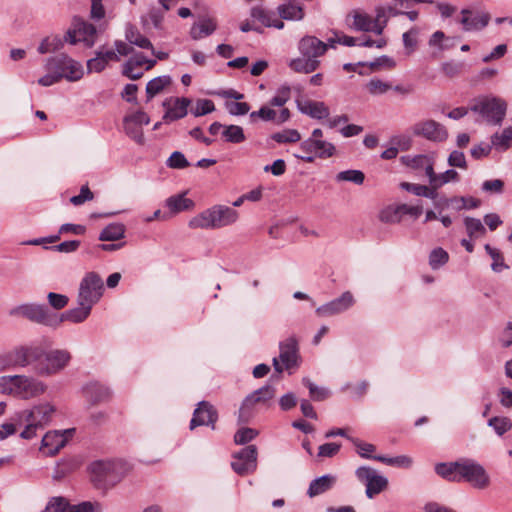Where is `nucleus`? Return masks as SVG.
Wrapping results in <instances>:
<instances>
[{"mask_svg": "<svg viewBox=\"0 0 512 512\" xmlns=\"http://www.w3.org/2000/svg\"><path fill=\"white\" fill-rule=\"evenodd\" d=\"M46 385L26 375L0 376V393L12 395L21 399H31L43 394Z\"/></svg>", "mask_w": 512, "mask_h": 512, "instance_id": "obj_1", "label": "nucleus"}, {"mask_svg": "<svg viewBox=\"0 0 512 512\" xmlns=\"http://www.w3.org/2000/svg\"><path fill=\"white\" fill-rule=\"evenodd\" d=\"M55 412V408L50 403H42L31 409L23 410L15 414L13 420L18 426H25L20 436L23 439H32L36 435V430L47 425Z\"/></svg>", "mask_w": 512, "mask_h": 512, "instance_id": "obj_2", "label": "nucleus"}, {"mask_svg": "<svg viewBox=\"0 0 512 512\" xmlns=\"http://www.w3.org/2000/svg\"><path fill=\"white\" fill-rule=\"evenodd\" d=\"M239 218L238 212L228 206L215 205L189 220L192 229H219L234 224Z\"/></svg>", "mask_w": 512, "mask_h": 512, "instance_id": "obj_3", "label": "nucleus"}, {"mask_svg": "<svg viewBox=\"0 0 512 512\" xmlns=\"http://www.w3.org/2000/svg\"><path fill=\"white\" fill-rule=\"evenodd\" d=\"M44 354V349L38 345H18L10 350L0 352V373L10 369L25 368L38 361Z\"/></svg>", "mask_w": 512, "mask_h": 512, "instance_id": "obj_4", "label": "nucleus"}, {"mask_svg": "<svg viewBox=\"0 0 512 512\" xmlns=\"http://www.w3.org/2000/svg\"><path fill=\"white\" fill-rule=\"evenodd\" d=\"M323 131L316 128L310 137L301 142L299 152L294 156L307 163H312L316 158L327 159L334 156L336 147L333 143L323 139Z\"/></svg>", "mask_w": 512, "mask_h": 512, "instance_id": "obj_5", "label": "nucleus"}, {"mask_svg": "<svg viewBox=\"0 0 512 512\" xmlns=\"http://www.w3.org/2000/svg\"><path fill=\"white\" fill-rule=\"evenodd\" d=\"M10 317L24 318L31 322L57 328L63 322V318L51 313L43 304L23 303L12 307L8 312Z\"/></svg>", "mask_w": 512, "mask_h": 512, "instance_id": "obj_6", "label": "nucleus"}, {"mask_svg": "<svg viewBox=\"0 0 512 512\" xmlns=\"http://www.w3.org/2000/svg\"><path fill=\"white\" fill-rule=\"evenodd\" d=\"M471 110L488 124L500 125L506 115L507 103L499 97L482 96L474 100Z\"/></svg>", "mask_w": 512, "mask_h": 512, "instance_id": "obj_7", "label": "nucleus"}, {"mask_svg": "<svg viewBox=\"0 0 512 512\" xmlns=\"http://www.w3.org/2000/svg\"><path fill=\"white\" fill-rule=\"evenodd\" d=\"M44 68L46 71H53L59 75L60 80L66 79L69 82L79 81L84 75L82 64L67 54H58L47 58Z\"/></svg>", "mask_w": 512, "mask_h": 512, "instance_id": "obj_8", "label": "nucleus"}, {"mask_svg": "<svg viewBox=\"0 0 512 512\" xmlns=\"http://www.w3.org/2000/svg\"><path fill=\"white\" fill-rule=\"evenodd\" d=\"M71 353L65 349L44 351L42 357L34 362L35 371L41 376H52L65 369L71 361Z\"/></svg>", "mask_w": 512, "mask_h": 512, "instance_id": "obj_9", "label": "nucleus"}, {"mask_svg": "<svg viewBox=\"0 0 512 512\" xmlns=\"http://www.w3.org/2000/svg\"><path fill=\"white\" fill-rule=\"evenodd\" d=\"M275 393L273 386L265 385L249 394L241 404L238 421L240 423L249 422L257 412L258 407L267 404L274 398Z\"/></svg>", "mask_w": 512, "mask_h": 512, "instance_id": "obj_10", "label": "nucleus"}, {"mask_svg": "<svg viewBox=\"0 0 512 512\" xmlns=\"http://www.w3.org/2000/svg\"><path fill=\"white\" fill-rule=\"evenodd\" d=\"M96 37L97 31L93 24L79 17H74L71 26L64 35V40L71 45L81 42L87 47H92L96 42Z\"/></svg>", "mask_w": 512, "mask_h": 512, "instance_id": "obj_11", "label": "nucleus"}, {"mask_svg": "<svg viewBox=\"0 0 512 512\" xmlns=\"http://www.w3.org/2000/svg\"><path fill=\"white\" fill-rule=\"evenodd\" d=\"M279 358L273 359L274 369L281 373L299 366V348L296 338L289 337L279 345Z\"/></svg>", "mask_w": 512, "mask_h": 512, "instance_id": "obj_12", "label": "nucleus"}, {"mask_svg": "<svg viewBox=\"0 0 512 512\" xmlns=\"http://www.w3.org/2000/svg\"><path fill=\"white\" fill-rule=\"evenodd\" d=\"M355 475L357 479L366 487V496L373 499L388 487V479L377 473L376 470L369 466H361L356 469Z\"/></svg>", "mask_w": 512, "mask_h": 512, "instance_id": "obj_13", "label": "nucleus"}, {"mask_svg": "<svg viewBox=\"0 0 512 512\" xmlns=\"http://www.w3.org/2000/svg\"><path fill=\"white\" fill-rule=\"evenodd\" d=\"M103 291L102 278L95 272H89L80 282L77 301L94 305L100 300Z\"/></svg>", "mask_w": 512, "mask_h": 512, "instance_id": "obj_14", "label": "nucleus"}, {"mask_svg": "<svg viewBox=\"0 0 512 512\" xmlns=\"http://www.w3.org/2000/svg\"><path fill=\"white\" fill-rule=\"evenodd\" d=\"M459 470V482L465 480L477 489H485L490 485V477L486 470L475 461H460Z\"/></svg>", "mask_w": 512, "mask_h": 512, "instance_id": "obj_15", "label": "nucleus"}, {"mask_svg": "<svg viewBox=\"0 0 512 512\" xmlns=\"http://www.w3.org/2000/svg\"><path fill=\"white\" fill-rule=\"evenodd\" d=\"M411 134L431 142H443L448 138V131L444 125L432 120L423 119L410 127Z\"/></svg>", "mask_w": 512, "mask_h": 512, "instance_id": "obj_16", "label": "nucleus"}, {"mask_svg": "<svg viewBox=\"0 0 512 512\" xmlns=\"http://www.w3.org/2000/svg\"><path fill=\"white\" fill-rule=\"evenodd\" d=\"M73 434L74 429L49 431L42 438L40 450L47 456H53L66 445Z\"/></svg>", "mask_w": 512, "mask_h": 512, "instance_id": "obj_17", "label": "nucleus"}, {"mask_svg": "<svg viewBox=\"0 0 512 512\" xmlns=\"http://www.w3.org/2000/svg\"><path fill=\"white\" fill-rule=\"evenodd\" d=\"M233 470L239 475H246L257 467V448L249 445L234 455L231 463Z\"/></svg>", "mask_w": 512, "mask_h": 512, "instance_id": "obj_18", "label": "nucleus"}, {"mask_svg": "<svg viewBox=\"0 0 512 512\" xmlns=\"http://www.w3.org/2000/svg\"><path fill=\"white\" fill-rule=\"evenodd\" d=\"M150 122L149 116L143 111H137L128 114L124 118V129L126 134L135 140L137 143L142 144L144 135L142 126Z\"/></svg>", "mask_w": 512, "mask_h": 512, "instance_id": "obj_19", "label": "nucleus"}, {"mask_svg": "<svg viewBox=\"0 0 512 512\" xmlns=\"http://www.w3.org/2000/svg\"><path fill=\"white\" fill-rule=\"evenodd\" d=\"M355 303V299L351 292L346 291L340 297L318 307L316 314L321 317H330L341 314L351 308Z\"/></svg>", "mask_w": 512, "mask_h": 512, "instance_id": "obj_20", "label": "nucleus"}, {"mask_svg": "<svg viewBox=\"0 0 512 512\" xmlns=\"http://www.w3.org/2000/svg\"><path fill=\"white\" fill-rule=\"evenodd\" d=\"M190 103L191 101L188 98L184 97L167 98L163 102V107L165 108L163 120L168 123L184 118L187 115V108L190 105Z\"/></svg>", "mask_w": 512, "mask_h": 512, "instance_id": "obj_21", "label": "nucleus"}, {"mask_svg": "<svg viewBox=\"0 0 512 512\" xmlns=\"http://www.w3.org/2000/svg\"><path fill=\"white\" fill-rule=\"evenodd\" d=\"M217 417V411L215 408L208 402L202 401L198 404V407L193 413V417L190 422V429L193 430L195 427L201 425H211L214 429Z\"/></svg>", "mask_w": 512, "mask_h": 512, "instance_id": "obj_22", "label": "nucleus"}, {"mask_svg": "<svg viewBox=\"0 0 512 512\" xmlns=\"http://www.w3.org/2000/svg\"><path fill=\"white\" fill-rule=\"evenodd\" d=\"M347 23L350 28L362 32H374L381 35V26L374 25L373 18L367 13L354 10L347 16Z\"/></svg>", "mask_w": 512, "mask_h": 512, "instance_id": "obj_23", "label": "nucleus"}, {"mask_svg": "<svg viewBox=\"0 0 512 512\" xmlns=\"http://www.w3.org/2000/svg\"><path fill=\"white\" fill-rule=\"evenodd\" d=\"M328 46V43H324L314 36H305L299 41L298 49L303 57L317 59L325 54Z\"/></svg>", "mask_w": 512, "mask_h": 512, "instance_id": "obj_24", "label": "nucleus"}, {"mask_svg": "<svg viewBox=\"0 0 512 512\" xmlns=\"http://www.w3.org/2000/svg\"><path fill=\"white\" fill-rule=\"evenodd\" d=\"M115 469V463L109 460L95 461L90 465L92 479L97 484L113 481Z\"/></svg>", "mask_w": 512, "mask_h": 512, "instance_id": "obj_25", "label": "nucleus"}, {"mask_svg": "<svg viewBox=\"0 0 512 512\" xmlns=\"http://www.w3.org/2000/svg\"><path fill=\"white\" fill-rule=\"evenodd\" d=\"M402 163L416 171L423 170L425 175L429 178L434 170L435 158L432 154H419L415 156H403Z\"/></svg>", "mask_w": 512, "mask_h": 512, "instance_id": "obj_26", "label": "nucleus"}, {"mask_svg": "<svg viewBox=\"0 0 512 512\" xmlns=\"http://www.w3.org/2000/svg\"><path fill=\"white\" fill-rule=\"evenodd\" d=\"M297 108L301 113L317 120L327 118L330 114L328 106L322 101L298 100Z\"/></svg>", "mask_w": 512, "mask_h": 512, "instance_id": "obj_27", "label": "nucleus"}, {"mask_svg": "<svg viewBox=\"0 0 512 512\" xmlns=\"http://www.w3.org/2000/svg\"><path fill=\"white\" fill-rule=\"evenodd\" d=\"M216 29L217 22L214 18L203 17L192 25L190 29V36L194 40H199L210 36Z\"/></svg>", "mask_w": 512, "mask_h": 512, "instance_id": "obj_28", "label": "nucleus"}, {"mask_svg": "<svg viewBox=\"0 0 512 512\" xmlns=\"http://www.w3.org/2000/svg\"><path fill=\"white\" fill-rule=\"evenodd\" d=\"M461 24L465 31L480 30L489 22V16L486 14H472L471 11L463 9L461 11Z\"/></svg>", "mask_w": 512, "mask_h": 512, "instance_id": "obj_29", "label": "nucleus"}, {"mask_svg": "<svg viewBox=\"0 0 512 512\" xmlns=\"http://www.w3.org/2000/svg\"><path fill=\"white\" fill-rule=\"evenodd\" d=\"M251 17L261 22L266 27H274L277 29H283L284 22L278 19L274 12L267 11L262 7H254L251 10Z\"/></svg>", "mask_w": 512, "mask_h": 512, "instance_id": "obj_30", "label": "nucleus"}, {"mask_svg": "<svg viewBox=\"0 0 512 512\" xmlns=\"http://www.w3.org/2000/svg\"><path fill=\"white\" fill-rule=\"evenodd\" d=\"M460 179L459 173L453 169L446 170L443 173L437 174L433 170L429 177V184L435 192L442 186L450 182H458Z\"/></svg>", "mask_w": 512, "mask_h": 512, "instance_id": "obj_31", "label": "nucleus"}, {"mask_svg": "<svg viewBox=\"0 0 512 512\" xmlns=\"http://www.w3.org/2000/svg\"><path fill=\"white\" fill-rule=\"evenodd\" d=\"M281 19L300 21L304 18V11L301 5L295 2H288L277 7Z\"/></svg>", "mask_w": 512, "mask_h": 512, "instance_id": "obj_32", "label": "nucleus"}, {"mask_svg": "<svg viewBox=\"0 0 512 512\" xmlns=\"http://www.w3.org/2000/svg\"><path fill=\"white\" fill-rule=\"evenodd\" d=\"M336 479L331 475H324L314 479L308 488L307 494L310 497L318 496L332 488Z\"/></svg>", "mask_w": 512, "mask_h": 512, "instance_id": "obj_33", "label": "nucleus"}, {"mask_svg": "<svg viewBox=\"0 0 512 512\" xmlns=\"http://www.w3.org/2000/svg\"><path fill=\"white\" fill-rule=\"evenodd\" d=\"M78 305L79 307L71 309L58 317L63 318V321L68 320L73 323L83 322L90 315L93 305L82 303V301H78Z\"/></svg>", "mask_w": 512, "mask_h": 512, "instance_id": "obj_34", "label": "nucleus"}, {"mask_svg": "<svg viewBox=\"0 0 512 512\" xmlns=\"http://www.w3.org/2000/svg\"><path fill=\"white\" fill-rule=\"evenodd\" d=\"M172 78L169 75L158 76L150 80L146 85L147 101H150L166 87L170 86Z\"/></svg>", "mask_w": 512, "mask_h": 512, "instance_id": "obj_35", "label": "nucleus"}, {"mask_svg": "<svg viewBox=\"0 0 512 512\" xmlns=\"http://www.w3.org/2000/svg\"><path fill=\"white\" fill-rule=\"evenodd\" d=\"M320 65V61L312 58H294L289 61L288 66L297 73H311Z\"/></svg>", "mask_w": 512, "mask_h": 512, "instance_id": "obj_36", "label": "nucleus"}, {"mask_svg": "<svg viewBox=\"0 0 512 512\" xmlns=\"http://www.w3.org/2000/svg\"><path fill=\"white\" fill-rule=\"evenodd\" d=\"M166 206L173 213L190 210L194 207V202L186 198L184 194L173 195L166 200Z\"/></svg>", "mask_w": 512, "mask_h": 512, "instance_id": "obj_37", "label": "nucleus"}, {"mask_svg": "<svg viewBox=\"0 0 512 512\" xmlns=\"http://www.w3.org/2000/svg\"><path fill=\"white\" fill-rule=\"evenodd\" d=\"M460 461L452 463H439L435 466L436 473L442 478L459 482Z\"/></svg>", "mask_w": 512, "mask_h": 512, "instance_id": "obj_38", "label": "nucleus"}, {"mask_svg": "<svg viewBox=\"0 0 512 512\" xmlns=\"http://www.w3.org/2000/svg\"><path fill=\"white\" fill-rule=\"evenodd\" d=\"M64 43L66 41L64 40V37L61 38L59 35H51L44 38L41 43L38 46V52L40 54H47L59 51L63 48Z\"/></svg>", "mask_w": 512, "mask_h": 512, "instance_id": "obj_39", "label": "nucleus"}, {"mask_svg": "<svg viewBox=\"0 0 512 512\" xmlns=\"http://www.w3.org/2000/svg\"><path fill=\"white\" fill-rule=\"evenodd\" d=\"M86 398L91 401L92 403H99L101 401L106 400L110 392L108 388L98 384L93 383L85 387L84 390Z\"/></svg>", "mask_w": 512, "mask_h": 512, "instance_id": "obj_40", "label": "nucleus"}, {"mask_svg": "<svg viewBox=\"0 0 512 512\" xmlns=\"http://www.w3.org/2000/svg\"><path fill=\"white\" fill-rule=\"evenodd\" d=\"M146 57H144L142 54H137L133 57H131L123 66V75L126 77L137 80L143 76V71H137V73H133L131 68L133 66L141 67L145 65Z\"/></svg>", "mask_w": 512, "mask_h": 512, "instance_id": "obj_41", "label": "nucleus"}, {"mask_svg": "<svg viewBox=\"0 0 512 512\" xmlns=\"http://www.w3.org/2000/svg\"><path fill=\"white\" fill-rule=\"evenodd\" d=\"M125 227L120 223H112L106 226L99 235L100 241H117L124 237Z\"/></svg>", "mask_w": 512, "mask_h": 512, "instance_id": "obj_42", "label": "nucleus"}, {"mask_svg": "<svg viewBox=\"0 0 512 512\" xmlns=\"http://www.w3.org/2000/svg\"><path fill=\"white\" fill-rule=\"evenodd\" d=\"M400 187L408 192L413 193L416 196H422L430 199H435L437 197V192H435L430 185L425 186L409 182H402Z\"/></svg>", "mask_w": 512, "mask_h": 512, "instance_id": "obj_43", "label": "nucleus"}, {"mask_svg": "<svg viewBox=\"0 0 512 512\" xmlns=\"http://www.w3.org/2000/svg\"><path fill=\"white\" fill-rule=\"evenodd\" d=\"M222 137L232 144H239L246 140L243 128L238 125H225Z\"/></svg>", "mask_w": 512, "mask_h": 512, "instance_id": "obj_44", "label": "nucleus"}, {"mask_svg": "<svg viewBox=\"0 0 512 512\" xmlns=\"http://www.w3.org/2000/svg\"><path fill=\"white\" fill-rule=\"evenodd\" d=\"M126 40L143 49H152V43L148 38L143 36L136 28L130 26L126 29Z\"/></svg>", "mask_w": 512, "mask_h": 512, "instance_id": "obj_45", "label": "nucleus"}, {"mask_svg": "<svg viewBox=\"0 0 512 512\" xmlns=\"http://www.w3.org/2000/svg\"><path fill=\"white\" fill-rule=\"evenodd\" d=\"M403 216L401 213V204L389 205L379 214L380 221L384 223H399Z\"/></svg>", "mask_w": 512, "mask_h": 512, "instance_id": "obj_46", "label": "nucleus"}, {"mask_svg": "<svg viewBox=\"0 0 512 512\" xmlns=\"http://www.w3.org/2000/svg\"><path fill=\"white\" fill-rule=\"evenodd\" d=\"M374 460L400 468H410L413 464V459L407 455H399L396 457L374 456Z\"/></svg>", "mask_w": 512, "mask_h": 512, "instance_id": "obj_47", "label": "nucleus"}, {"mask_svg": "<svg viewBox=\"0 0 512 512\" xmlns=\"http://www.w3.org/2000/svg\"><path fill=\"white\" fill-rule=\"evenodd\" d=\"M511 140L512 125L505 128L501 133H495L491 138V143L495 148L505 150L509 147Z\"/></svg>", "mask_w": 512, "mask_h": 512, "instance_id": "obj_48", "label": "nucleus"}, {"mask_svg": "<svg viewBox=\"0 0 512 512\" xmlns=\"http://www.w3.org/2000/svg\"><path fill=\"white\" fill-rule=\"evenodd\" d=\"M464 224L466 231L471 238L482 237L486 233V229L479 219L466 217Z\"/></svg>", "mask_w": 512, "mask_h": 512, "instance_id": "obj_49", "label": "nucleus"}, {"mask_svg": "<svg viewBox=\"0 0 512 512\" xmlns=\"http://www.w3.org/2000/svg\"><path fill=\"white\" fill-rule=\"evenodd\" d=\"M484 248L493 260L491 268L494 272L499 273L508 269V266L504 262L503 255L498 249L491 247L489 244H486Z\"/></svg>", "mask_w": 512, "mask_h": 512, "instance_id": "obj_50", "label": "nucleus"}, {"mask_svg": "<svg viewBox=\"0 0 512 512\" xmlns=\"http://www.w3.org/2000/svg\"><path fill=\"white\" fill-rule=\"evenodd\" d=\"M348 440L351 441V443L355 446L357 453L362 458L374 459L375 455H372V453L376 451L375 445L363 442L360 439L354 437H348Z\"/></svg>", "mask_w": 512, "mask_h": 512, "instance_id": "obj_51", "label": "nucleus"}, {"mask_svg": "<svg viewBox=\"0 0 512 512\" xmlns=\"http://www.w3.org/2000/svg\"><path fill=\"white\" fill-rule=\"evenodd\" d=\"M71 511V504L64 497L51 498L42 512H67Z\"/></svg>", "mask_w": 512, "mask_h": 512, "instance_id": "obj_52", "label": "nucleus"}, {"mask_svg": "<svg viewBox=\"0 0 512 512\" xmlns=\"http://www.w3.org/2000/svg\"><path fill=\"white\" fill-rule=\"evenodd\" d=\"M366 88L371 95H382L390 91L392 85L381 79L373 78L366 84Z\"/></svg>", "mask_w": 512, "mask_h": 512, "instance_id": "obj_53", "label": "nucleus"}, {"mask_svg": "<svg viewBox=\"0 0 512 512\" xmlns=\"http://www.w3.org/2000/svg\"><path fill=\"white\" fill-rule=\"evenodd\" d=\"M302 383L309 389L310 397L314 401H323L329 397V391L323 387H318L310 379L303 378Z\"/></svg>", "mask_w": 512, "mask_h": 512, "instance_id": "obj_54", "label": "nucleus"}, {"mask_svg": "<svg viewBox=\"0 0 512 512\" xmlns=\"http://www.w3.org/2000/svg\"><path fill=\"white\" fill-rule=\"evenodd\" d=\"M488 425L492 427L497 435L502 436L512 427V422L507 417H492L488 421Z\"/></svg>", "mask_w": 512, "mask_h": 512, "instance_id": "obj_55", "label": "nucleus"}, {"mask_svg": "<svg viewBox=\"0 0 512 512\" xmlns=\"http://www.w3.org/2000/svg\"><path fill=\"white\" fill-rule=\"evenodd\" d=\"M449 259L448 253L442 248H436L429 255V265L432 269H438L447 263Z\"/></svg>", "mask_w": 512, "mask_h": 512, "instance_id": "obj_56", "label": "nucleus"}, {"mask_svg": "<svg viewBox=\"0 0 512 512\" xmlns=\"http://www.w3.org/2000/svg\"><path fill=\"white\" fill-rule=\"evenodd\" d=\"M291 98V89L289 86H281L272 97L269 104L273 107H283Z\"/></svg>", "mask_w": 512, "mask_h": 512, "instance_id": "obj_57", "label": "nucleus"}, {"mask_svg": "<svg viewBox=\"0 0 512 512\" xmlns=\"http://www.w3.org/2000/svg\"><path fill=\"white\" fill-rule=\"evenodd\" d=\"M272 139L277 143H294L301 139L300 133L295 129H287L272 135Z\"/></svg>", "mask_w": 512, "mask_h": 512, "instance_id": "obj_58", "label": "nucleus"}, {"mask_svg": "<svg viewBox=\"0 0 512 512\" xmlns=\"http://www.w3.org/2000/svg\"><path fill=\"white\" fill-rule=\"evenodd\" d=\"M418 35L419 29L416 27L411 28L403 34L402 39L404 47L407 50V54H411L415 51L418 44Z\"/></svg>", "mask_w": 512, "mask_h": 512, "instance_id": "obj_59", "label": "nucleus"}, {"mask_svg": "<svg viewBox=\"0 0 512 512\" xmlns=\"http://www.w3.org/2000/svg\"><path fill=\"white\" fill-rule=\"evenodd\" d=\"M338 181H348L361 185L364 182L365 175L360 170H346L339 172L336 176Z\"/></svg>", "mask_w": 512, "mask_h": 512, "instance_id": "obj_60", "label": "nucleus"}, {"mask_svg": "<svg viewBox=\"0 0 512 512\" xmlns=\"http://www.w3.org/2000/svg\"><path fill=\"white\" fill-rule=\"evenodd\" d=\"M215 110V105L212 100L209 99H199L197 100L195 106L191 109V113L196 116H203L209 114Z\"/></svg>", "mask_w": 512, "mask_h": 512, "instance_id": "obj_61", "label": "nucleus"}, {"mask_svg": "<svg viewBox=\"0 0 512 512\" xmlns=\"http://www.w3.org/2000/svg\"><path fill=\"white\" fill-rule=\"evenodd\" d=\"M258 435V431L252 428H241L239 429L234 436V441L236 444L242 445L250 442Z\"/></svg>", "mask_w": 512, "mask_h": 512, "instance_id": "obj_62", "label": "nucleus"}, {"mask_svg": "<svg viewBox=\"0 0 512 512\" xmlns=\"http://www.w3.org/2000/svg\"><path fill=\"white\" fill-rule=\"evenodd\" d=\"M276 116V111L268 106H262L258 111L250 113L251 121H255L257 118H260L263 121H274L276 120Z\"/></svg>", "mask_w": 512, "mask_h": 512, "instance_id": "obj_63", "label": "nucleus"}, {"mask_svg": "<svg viewBox=\"0 0 512 512\" xmlns=\"http://www.w3.org/2000/svg\"><path fill=\"white\" fill-rule=\"evenodd\" d=\"M74 512H102V506L98 502L85 501L77 505H71Z\"/></svg>", "mask_w": 512, "mask_h": 512, "instance_id": "obj_64", "label": "nucleus"}]
</instances>
